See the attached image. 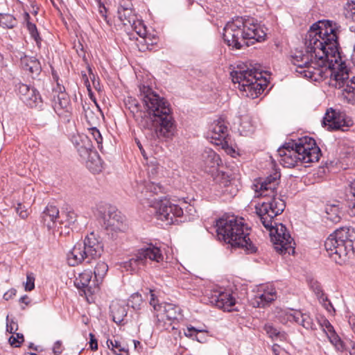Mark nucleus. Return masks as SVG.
<instances>
[{"label": "nucleus", "mask_w": 355, "mask_h": 355, "mask_svg": "<svg viewBox=\"0 0 355 355\" xmlns=\"http://www.w3.org/2000/svg\"><path fill=\"white\" fill-rule=\"evenodd\" d=\"M341 27L330 20L313 24L306 34L305 52L297 51L290 61L296 72L313 81L329 77L348 103H355V76L350 77L345 64L341 61L338 35Z\"/></svg>", "instance_id": "obj_1"}, {"label": "nucleus", "mask_w": 355, "mask_h": 355, "mask_svg": "<svg viewBox=\"0 0 355 355\" xmlns=\"http://www.w3.org/2000/svg\"><path fill=\"white\" fill-rule=\"evenodd\" d=\"M139 92L144 105L150 116L144 125L146 137L154 141L172 138L176 125L168 102L149 86H139Z\"/></svg>", "instance_id": "obj_2"}, {"label": "nucleus", "mask_w": 355, "mask_h": 355, "mask_svg": "<svg viewBox=\"0 0 355 355\" xmlns=\"http://www.w3.org/2000/svg\"><path fill=\"white\" fill-rule=\"evenodd\" d=\"M280 177V172L275 171L263 180L254 184L257 196L263 198V200L255 207V209L266 230H271L273 227V218L280 215L286 207L285 201L277 197V189Z\"/></svg>", "instance_id": "obj_3"}, {"label": "nucleus", "mask_w": 355, "mask_h": 355, "mask_svg": "<svg viewBox=\"0 0 355 355\" xmlns=\"http://www.w3.org/2000/svg\"><path fill=\"white\" fill-rule=\"evenodd\" d=\"M266 37V31L253 19L236 17L227 22L223 28V40L232 49H241L254 42L264 41Z\"/></svg>", "instance_id": "obj_4"}, {"label": "nucleus", "mask_w": 355, "mask_h": 355, "mask_svg": "<svg viewBox=\"0 0 355 355\" xmlns=\"http://www.w3.org/2000/svg\"><path fill=\"white\" fill-rule=\"evenodd\" d=\"M216 228L218 239L232 248H241L247 254L257 252V246L249 238L250 230L243 218L234 216L220 218L216 221Z\"/></svg>", "instance_id": "obj_5"}, {"label": "nucleus", "mask_w": 355, "mask_h": 355, "mask_svg": "<svg viewBox=\"0 0 355 355\" xmlns=\"http://www.w3.org/2000/svg\"><path fill=\"white\" fill-rule=\"evenodd\" d=\"M279 162L284 167L292 168L298 162L308 164L318 162L320 148L315 141L309 137L299 139L297 142L291 141L279 148Z\"/></svg>", "instance_id": "obj_6"}, {"label": "nucleus", "mask_w": 355, "mask_h": 355, "mask_svg": "<svg viewBox=\"0 0 355 355\" xmlns=\"http://www.w3.org/2000/svg\"><path fill=\"white\" fill-rule=\"evenodd\" d=\"M329 256L336 263L342 264L355 252V228L342 227L330 234L324 242Z\"/></svg>", "instance_id": "obj_7"}, {"label": "nucleus", "mask_w": 355, "mask_h": 355, "mask_svg": "<svg viewBox=\"0 0 355 355\" xmlns=\"http://www.w3.org/2000/svg\"><path fill=\"white\" fill-rule=\"evenodd\" d=\"M103 252L101 237L94 232L87 234L83 240L76 243L67 254V263L76 266L83 263L87 264L96 261Z\"/></svg>", "instance_id": "obj_8"}, {"label": "nucleus", "mask_w": 355, "mask_h": 355, "mask_svg": "<svg viewBox=\"0 0 355 355\" xmlns=\"http://www.w3.org/2000/svg\"><path fill=\"white\" fill-rule=\"evenodd\" d=\"M234 83L239 84L241 91L251 98H257L267 87L266 79H263L262 71L254 67L250 69L243 64H238L230 73Z\"/></svg>", "instance_id": "obj_9"}, {"label": "nucleus", "mask_w": 355, "mask_h": 355, "mask_svg": "<svg viewBox=\"0 0 355 355\" xmlns=\"http://www.w3.org/2000/svg\"><path fill=\"white\" fill-rule=\"evenodd\" d=\"M148 263L156 264V267L164 268V255L161 249L152 243L138 249L128 261L123 263V267L132 272H137Z\"/></svg>", "instance_id": "obj_10"}, {"label": "nucleus", "mask_w": 355, "mask_h": 355, "mask_svg": "<svg viewBox=\"0 0 355 355\" xmlns=\"http://www.w3.org/2000/svg\"><path fill=\"white\" fill-rule=\"evenodd\" d=\"M270 234L274 232L275 235L272 238L274 247L277 252L281 254H293L295 253V241L291 236L285 225L282 223L277 225L273 222V227L268 230Z\"/></svg>", "instance_id": "obj_11"}, {"label": "nucleus", "mask_w": 355, "mask_h": 355, "mask_svg": "<svg viewBox=\"0 0 355 355\" xmlns=\"http://www.w3.org/2000/svg\"><path fill=\"white\" fill-rule=\"evenodd\" d=\"M155 208V214L158 220L166 222V225L174 224L178 222L175 218L180 217L183 215L182 208L180 206L173 204L170 200L166 198L155 200L152 205Z\"/></svg>", "instance_id": "obj_12"}, {"label": "nucleus", "mask_w": 355, "mask_h": 355, "mask_svg": "<svg viewBox=\"0 0 355 355\" xmlns=\"http://www.w3.org/2000/svg\"><path fill=\"white\" fill-rule=\"evenodd\" d=\"M51 103L55 113L59 116L69 120L72 112L70 98L65 92L64 87L58 83L52 91Z\"/></svg>", "instance_id": "obj_13"}, {"label": "nucleus", "mask_w": 355, "mask_h": 355, "mask_svg": "<svg viewBox=\"0 0 355 355\" xmlns=\"http://www.w3.org/2000/svg\"><path fill=\"white\" fill-rule=\"evenodd\" d=\"M322 125L329 131L339 130L345 131L352 125V122L347 119L344 112L330 107L326 111Z\"/></svg>", "instance_id": "obj_14"}, {"label": "nucleus", "mask_w": 355, "mask_h": 355, "mask_svg": "<svg viewBox=\"0 0 355 355\" xmlns=\"http://www.w3.org/2000/svg\"><path fill=\"white\" fill-rule=\"evenodd\" d=\"M277 317L279 322L283 324H286L288 321H294L307 330L316 329V326L310 315L306 313H302L299 310H280Z\"/></svg>", "instance_id": "obj_15"}, {"label": "nucleus", "mask_w": 355, "mask_h": 355, "mask_svg": "<svg viewBox=\"0 0 355 355\" xmlns=\"http://www.w3.org/2000/svg\"><path fill=\"white\" fill-rule=\"evenodd\" d=\"M92 271H84L76 278L74 284L78 289L83 291L85 293L92 294L98 289L99 284L95 279L92 281Z\"/></svg>", "instance_id": "obj_16"}, {"label": "nucleus", "mask_w": 355, "mask_h": 355, "mask_svg": "<svg viewBox=\"0 0 355 355\" xmlns=\"http://www.w3.org/2000/svg\"><path fill=\"white\" fill-rule=\"evenodd\" d=\"M214 180L220 187L225 189L223 191L224 193L230 194L231 196L236 194L239 190L236 184V180L232 177V174L224 171H218Z\"/></svg>", "instance_id": "obj_17"}, {"label": "nucleus", "mask_w": 355, "mask_h": 355, "mask_svg": "<svg viewBox=\"0 0 355 355\" xmlns=\"http://www.w3.org/2000/svg\"><path fill=\"white\" fill-rule=\"evenodd\" d=\"M105 220L107 223V226L110 227L111 230L114 231L123 230L125 217L115 208L111 207L109 209L107 216Z\"/></svg>", "instance_id": "obj_18"}, {"label": "nucleus", "mask_w": 355, "mask_h": 355, "mask_svg": "<svg viewBox=\"0 0 355 355\" xmlns=\"http://www.w3.org/2000/svg\"><path fill=\"white\" fill-rule=\"evenodd\" d=\"M202 159L208 172H214L221 163L219 155L211 148L205 149L202 154Z\"/></svg>", "instance_id": "obj_19"}, {"label": "nucleus", "mask_w": 355, "mask_h": 355, "mask_svg": "<svg viewBox=\"0 0 355 355\" xmlns=\"http://www.w3.org/2000/svg\"><path fill=\"white\" fill-rule=\"evenodd\" d=\"M41 218L44 225L48 229H51L54 227L56 220L59 218V210L55 206L48 205L43 211Z\"/></svg>", "instance_id": "obj_20"}, {"label": "nucleus", "mask_w": 355, "mask_h": 355, "mask_svg": "<svg viewBox=\"0 0 355 355\" xmlns=\"http://www.w3.org/2000/svg\"><path fill=\"white\" fill-rule=\"evenodd\" d=\"M228 128L223 119L215 121L211 128L210 137L215 140L220 141L227 135Z\"/></svg>", "instance_id": "obj_21"}, {"label": "nucleus", "mask_w": 355, "mask_h": 355, "mask_svg": "<svg viewBox=\"0 0 355 355\" xmlns=\"http://www.w3.org/2000/svg\"><path fill=\"white\" fill-rule=\"evenodd\" d=\"M216 306L224 311H230L235 304L236 300L232 295L227 292H221L214 297Z\"/></svg>", "instance_id": "obj_22"}, {"label": "nucleus", "mask_w": 355, "mask_h": 355, "mask_svg": "<svg viewBox=\"0 0 355 355\" xmlns=\"http://www.w3.org/2000/svg\"><path fill=\"white\" fill-rule=\"evenodd\" d=\"M276 298V291L274 288L264 291L262 294L255 295L252 304L254 307H265Z\"/></svg>", "instance_id": "obj_23"}, {"label": "nucleus", "mask_w": 355, "mask_h": 355, "mask_svg": "<svg viewBox=\"0 0 355 355\" xmlns=\"http://www.w3.org/2000/svg\"><path fill=\"white\" fill-rule=\"evenodd\" d=\"M22 101L31 108H40L42 106L41 95L35 87H33L25 96L22 97Z\"/></svg>", "instance_id": "obj_24"}, {"label": "nucleus", "mask_w": 355, "mask_h": 355, "mask_svg": "<svg viewBox=\"0 0 355 355\" xmlns=\"http://www.w3.org/2000/svg\"><path fill=\"white\" fill-rule=\"evenodd\" d=\"M24 23L26 24V27L28 31L29 34L32 39L35 40L36 42V45L37 47L40 48L42 43V38L40 35V33L37 31L36 25L31 21V16L28 12L24 13Z\"/></svg>", "instance_id": "obj_25"}, {"label": "nucleus", "mask_w": 355, "mask_h": 355, "mask_svg": "<svg viewBox=\"0 0 355 355\" xmlns=\"http://www.w3.org/2000/svg\"><path fill=\"white\" fill-rule=\"evenodd\" d=\"M110 309L112 320L118 324H122L124 318L126 317L128 313L125 306L114 303L111 305Z\"/></svg>", "instance_id": "obj_26"}, {"label": "nucleus", "mask_w": 355, "mask_h": 355, "mask_svg": "<svg viewBox=\"0 0 355 355\" xmlns=\"http://www.w3.org/2000/svg\"><path fill=\"white\" fill-rule=\"evenodd\" d=\"M21 62L24 64V68L29 71L33 75H39L40 73L42 67L36 58L25 56Z\"/></svg>", "instance_id": "obj_27"}, {"label": "nucleus", "mask_w": 355, "mask_h": 355, "mask_svg": "<svg viewBox=\"0 0 355 355\" xmlns=\"http://www.w3.org/2000/svg\"><path fill=\"white\" fill-rule=\"evenodd\" d=\"M166 315L167 320H178L179 316L181 315V308L174 304L164 302L162 312Z\"/></svg>", "instance_id": "obj_28"}, {"label": "nucleus", "mask_w": 355, "mask_h": 355, "mask_svg": "<svg viewBox=\"0 0 355 355\" xmlns=\"http://www.w3.org/2000/svg\"><path fill=\"white\" fill-rule=\"evenodd\" d=\"M118 18L125 26H130L131 24H135L137 16L134 10L125 9L124 10H117Z\"/></svg>", "instance_id": "obj_29"}, {"label": "nucleus", "mask_w": 355, "mask_h": 355, "mask_svg": "<svg viewBox=\"0 0 355 355\" xmlns=\"http://www.w3.org/2000/svg\"><path fill=\"white\" fill-rule=\"evenodd\" d=\"M326 336H327L329 341L332 345H334L337 351L343 352L347 350L346 345L337 334L335 329L327 334Z\"/></svg>", "instance_id": "obj_30"}, {"label": "nucleus", "mask_w": 355, "mask_h": 355, "mask_svg": "<svg viewBox=\"0 0 355 355\" xmlns=\"http://www.w3.org/2000/svg\"><path fill=\"white\" fill-rule=\"evenodd\" d=\"M150 304L153 307L154 311L156 312L154 314L155 323L157 327H160L161 326V319L159 318V312H162V307L164 305L163 303H159L157 299L155 297V295L153 293L152 290L150 291Z\"/></svg>", "instance_id": "obj_31"}, {"label": "nucleus", "mask_w": 355, "mask_h": 355, "mask_svg": "<svg viewBox=\"0 0 355 355\" xmlns=\"http://www.w3.org/2000/svg\"><path fill=\"white\" fill-rule=\"evenodd\" d=\"M325 211L327 214V218L328 220L331 221L334 223H338L340 221L341 211L338 205H327L325 208Z\"/></svg>", "instance_id": "obj_32"}, {"label": "nucleus", "mask_w": 355, "mask_h": 355, "mask_svg": "<svg viewBox=\"0 0 355 355\" xmlns=\"http://www.w3.org/2000/svg\"><path fill=\"white\" fill-rule=\"evenodd\" d=\"M108 270V266L105 261L97 262L94 270V277L98 284H101L103 279Z\"/></svg>", "instance_id": "obj_33"}, {"label": "nucleus", "mask_w": 355, "mask_h": 355, "mask_svg": "<svg viewBox=\"0 0 355 355\" xmlns=\"http://www.w3.org/2000/svg\"><path fill=\"white\" fill-rule=\"evenodd\" d=\"M263 329L267 335H268V336L272 339L279 338L282 340L286 338V335L284 332L279 331L271 324H266L264 325Z\"/></svg>", "instance_id": "obj_34"}, {"label": "nucleus", "mask_w": 355, "mask_h": 355, "mask_svg": "<svg viewBox=\"0 0 355 355\" xmlns=\"http://www.w3.org/2000/svg\"><path fill=\"white\" fill-rule=\"evenodd\" d=\"M239 131L244 136H248L254 132V127L248 117H243L241 119Z\"/></svg>", "instance_id": "obj_35"}, {"label": "nucleus", "mask_w": 355, "mask_h": 355, "mask_svg": "<svg viewBox=\"0 0 355 355\" xmlns=\"http://www.w3.org/2000/svg\"><path fill=\"white\" fill-rule=\"evenodd\" d=\"M107 347L113 351L116 355H121V352H128V349L125 346L122 345L121 342L116 340L107 339Z\"/></svg>", "instance_id": "obj_36"}, {"label": "nucleus", "mask_w": 355, "mask_h": 355, "mask_svg": "<svg viewBox=\"0 0 355 355\" xmlns=\"http://www.w3.org/2000/svg\"><path fill=\"white\" fill-rule=\"evenodd\" d=\"M17 25L16 19L10 14L2 13L1 20H0V26L4 28H12Z\"/></svg>", "instance_id": "obj_37"}, {"label": "nucleus", "mask_w": 355, "mask_h": 355, "mask_svg": "<svg viewBox=\"0 0 355 355\" xmlns=\"http://www.w3.org/2000/svg\"><path fill=\"white\" fill-rule=\"evenodd\" d=\"M348 198L350 200L349 203V213L351 216H355V179L349 185Z\"/></svg>", "instance_id": "obj_38"}, {"label": "nucleus", "mask_w": 355, "mask_h": 355, "mask_svg": "<svg viewBox=\"0 0 355 355\" xmlns=\"http://www.w3.org/2000/svg\"><path fill=\"white\" fill-rule=\"evenodd\" d=\"M142 302L143 299L141 295L139 293H135L129 297L127 305L135 310H139L141 309Z\"/></svg>", "instance_id": "obj_39"}, {"label": "nucleus", "mask_w": 355, "mask_h": 355, "mask_svg": "<svg viewBox=\"0 0 355 355\" xmlns=\"http://www.w3.org/2000/svg\"><path fill=\"white\" fill-rule=\"evenodd\" d=\"M124 104L125 107L130 111L131 113L135 114L139 111L140 105L137 100L133 97L128 96L124 99Z\"/></svg>", "instance_id": "obj_40"}, {"label": "nucleus", "mask_w": 355, "mask_h": 355, "mask_svg": "<svg viewBox=\"0 0 355 355\" xmlns=\"http://www.w3.org/2000/svg\"><path fill=\"white\" fill-rule=\"evenodd\" d=\"M317 298L318 299L320 303L322 306L329 313L335 312V309L332 304V303L329 300L328 297L326 294L322 292L321 294L317 295Z\"/></svg>", "instance_id": "obj_41"}, {"label": "nucleus", "mask_w": 355, "mask_h": 355, "mask_svg": "<svg viewBox=\"0 0 355 355\" xmlns=\"http://www.w3.org/2000/svg\"><path fill=\"white\" fill-rule=\"evenodd\" d=\"M88 132L92 139L96 141V144H98V148L101 150L103 147V138L98 129H97L96 127H91L88 128Z\"/></svg>", "instance_id": "obj_42"}, {"label": "nucleus", "mask_w": 355, "mask_h": 355, "mask_svg": "<svg viewBox=\"0 0 355 355\" xmlns=\"http://www.w3.org/2000/svg\"><path fill=\"white\" fill-rule=\"evenodd\" d=\"M146 191L152 193L153 194H158L159 193H163L164 187L160 184H155V182H150L145 186Z\"/></svg>", "instance_id": "obj_43"}, {"label": "nucleus", "mask_w": 355, "mask_h": 355, "mask_svg": "<svg viewBox=\"0 0 355 355\" xmlns=\"http://www.w3.org/2000/svg\"><path fill=\"white\" fill-rule=\"evenodd\" d=\"M130 27L132 28L140 37H144L146 35V27L142 21L136 19L135 24H131Z\"/></svg>", "instance_id": "obj_44"}, {"label": "nucleus", "mask_w": 355, "mask_h": 355, "mask_svg": "<svg viewBox=\"0 0 355 355\" xmlns=\"http://www.w3.org/2000/svg\"><path fill=\"white\" fill-rule=\"evenodd\" d=\"M345 9L346 17L355 21V1L347 2Z\"/></svg>", "instance_id": "obj_45"}, {"label": "nucleus", "mask_w": 355, "mask_h": 355, "mask_svg": "<svg viewBox=\"0 0 355 355\" xmlns=\"http://www.w3.org/2000/svg\"><path fill=\"white\" fill-rule=\"evenodd\" d=\"M81 145L85 146V149L89 150L92 152L94 146L92 143L91 139L87 135H79L77 138Z\"/></svg>", "instance_id": "obj_46"}, {"label": "nucleus", "mask_w": 355, "mask_h": 355, "mask_svg": "<svg viewBox=\"0 0 355 355\" xmlns=\"http://www.w3.org/2000/svg\"><path fill=\"white\" fill-rule=\"evenodd\" d=\"M318 323L325 334L334 330V327H333V325L325 318H322L320 320H318Z\"/></svg>", "instance_id": "obj_47"}, {"label": "nucleus", "mask_w": 355, "mask_h": 355, "mask_svg": "<svg viewBox=\"0 0 355 355\" xmlns=\"http://www.w3.org/2000/svg\"><path fill=\"white\" fill-rule=\"evenodd\" d=\"M8 341L12 347H18L24 341V335L20 333H17L16 336H11L9 338Z\"/></svg>", "instance_id": "obj_48"}, {"label": "nucleus", "mask_w": 355, "mask_h": 355, "mask_svg": "<svg viewBox=\"0 0 355 355\" xmlns=\"http://www.w3.org/2000/svg\"><path fill=\"white\" fill-rule=\"evenodd\" d=\"M98 6V12L101 17L106 21L108 25H111L110 20L107 19V9L104 5L103 0H96Z\"/></svg>", "instance_id": "obj_49"}, {"label": "nucleus", "mask_w": 355, "mask_h": 355, "mask_svg": "<svg viewBox=\"0 0 355 355\" xmlns=\"http://www.w3.org/2000/svg\"><path fill=\"white\" fill-rule=\"evenodd\" d=\"M35 288V277L33 272L26 273V282L25 284V290L31 291Z\"/></svg>", "instance_id": "obj_50"}, {"label": "nucleus", "mask_w": 355, "mask_h": 355, "mask_svg": "<svg viewBox=\"0 0 355 355\" xmlns=\"http://www.w3.org/2000/svg\"><path fill=\"white\" fill-rule=\"evenodd\" d=\"M309 284L310 288L315 294L316 296L324 292L320 284L317 280L311 279L309 280Z\"/></svg>", "instance_id": "obj_51"}, {"label": "nucleus", "mask_w": 355, "mask_h": 355, "mask_svg": "<svg viewBox=\"0 0 355 355\" xmlns=\"http://www.w3.org/2000/svg\"><path fill=\"white\" fill-rule=\"evenodd\" d=\"M16 212L19 214V217L22 219H25L29 215V212L26 207L21 202L17 204V207L15 208Z\"/></svg>", "instance_id": "obj_52"}, {"label": "nucleus", "mask_w": 355, "mask_h": 355, "mask_svg": "<svg viewBox=\"0 0 355 355\" xmlns=\"http://www.w3.org/2000/svg\"><path fill=\"white\" fill-rule=\"evenodd\" d=\"M33 87H31L30 85H28L24 83H19L17 85V91L18 94L19 95V98L22 101V97L25 96L29 91L33 88Z\"/></svg>", "instance_id": "obj_53"}, {"label": "nucleus", "mask_w": 355, "mask_h": 355, "mask_svg": "<svg viewBox=\"0 0 355 355\" xmlns=\"http://www.w3.org/2000/svg\"><path fill=\"white\" fill-rule=\"evenodd\" d=\"M75 144L76 149L81 157L85 158L92 153L90 150L85 149V146L81 145L78 139H75Z\"/></svg>", "instance_id": "obj_54"}, {"label": "nucleus", "mask_w": 355, "mask_h": 355, "mask_svg": "<svg viewBox=\"0 0 355 355\" xmlns=\"http://www.w3.org/2000/svg\"><path fill=\"white\" fill-rule=\"evenodd\" d=\"M18 329V324L13 320L9 321L8 315L6 318V330L10 334H15Z\"/></svg>", "instance_id": "obj_55"}, {"label": "nucleus", "mask_w": 355, "mask_h": 355, "mask_svg": "<svg viewBox=\"0 0 355 355\" xmlns=\"http://www.w3.org/2000/svg\"><path fill=\"white\" fill-rule=\"evenodd\" d=\"M68 225H73L77 220V214L73 211H69L65 214Z\"/></svg>", "instance_id": "obj_56"}, {"label": "nucleus", "mask_w": 355, "mask_h": 355, "mask_svg": "<svg viewBox=\"0 0 355 355\" xmlns=\"http://www.w3.org/2000/svg\"><path fill=\"white\" fill-rule=\"evenodd\" d=\"M126 9H133V5L130 0H121L117 10H124Z\"/></svg>", "instance_id": "obj_57"}, {"label": "nucleus", "mask_w": 355, "mask_h": 355, "mask_svg": "<svg viewBox=\"0 0 355 355\" xmlns=\"http://www.w3.org/2000/svg\"><path fill=\"white\" fill-rule=\"evenodd\" d=\"M202 331V330L198 329L192 326H189L187 327V331L184 332V335L187 337L192 338L193 336H196L198 333Z\"/></svg>", "instance_id": "obj_58"}, {"label": "nucleus", "mask_w": 355, "mask_h": 355, "mask_svg": "<svg viewBox=\"0 0 355 355\" xmlns=\"http://www.w3.org/2000/svg\"><path fill=\"white\" fill-rule=\"evenodd\" d=\"M90 341L89 347L92 351H96L98 349V342L94 335L92 333L89 334Z\"/></svg>", "instance_id": "obj_59"}, {"label": "nucleus", "mask_w": 355, "mask_h": 355, "mask_svg": "<svg viewBox=\"0 0 355 355\" xmlns=\"http://www.w3.org/2000/svg\"><path fill=\"white\" fill-rule=\"evenodd\" d=\"M88 71L89 73V77L92 80L93 85L96 89H100V84L98 80H96L95 79V75L92 72V70L90 67L88 66Z\"/></svg>", "instance_id": "obj_60"}, {"label": "nucleus", "mask_w": 355, "mask_h": 355, "mask_svg": "<svg viewBox=\"0 0 355 355\" xmlns=\"http://www.w3.org/2000/svg\"><path fill=\"white\" fill-rule=\"evenodd\" d=\"M17 293V290L15 288H10L7 292H6L3 295V299L6 301L12 299Z\"/></svg>", "instance_id": "obj_61"}, {"label": "nucleus", "mask_w": 355, "mask_h": 355, "mask_svg": "<svg viewBox=\"0 0 355 355\" xmlns=\"http://www.w3.org/2000/svg\"><path fill=\"white\" fill-rule=\"evenodd\" d=\"M53 351L55 355H59L62 353V342L60 340L54 343Z\"/></svg>", "instance_id": "obj_62"}, {"label": "nucleus", "mask_w": 355, "mask_h": 355, "mask_svg": "<svg viewBox=\"0 0 355 355\" xmlns=\"http://www.w3.org/2000/svg\"><path fill=\"white\" fill-rule=\"evenodd\" d=\"M136 143H137V145L141 152V154L145 159H147L146 153L145 150L144 149L141 142L139 140L136 139Z\"/></svg>", "instance_id": "obj_63"}, {"label": "nucleus", "mask_w": 355, "mask_h": 355, "mask_svg": "<svg viewBox=\"0 0 355 355\" xmlns=\"http://www.w3.org/2000/svg\"><path fill=\"white\" fill-rule=\"evenodd\" d=\"M82 76H83V80L85 82V86L87 88V90L89 92H90L91 91V86H90L89 81L88 80V78H87L86 73H82Z\"/></svg>", "instance_id": "obj_64"}]
</instances>
